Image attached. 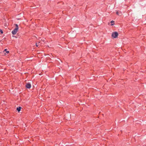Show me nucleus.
<instances>
[{
  "label": "nucleus",
  "mask_w": 146,
  "mask_h": 146,
  "mask_svg": "<svg viewBox=\"0 0 146 146\" xmlns=\"http://www.w3.org/2000/svg\"><path fill=\"white\" fill-rule=\"evenodd\" d=\"M15 27V29L12 31V33L13 35H15L16 34V33L18 31L19 27L18 25L17 24H14Z\"/></svg>",
  "instance_id": "f257e3e1"
},
{
  "label": "nucleus",
  "mask_w": 146,
  "mask_h": 146,
  "mask_svg": "<svg viewBox=\"0 0 146 146\" xmlns=\"http://www.w3.org/2000/svg\"><path fill=\"white\" fill-rule=\"evenodd\" d=\"M118 35V33L116 32H114L112 33V36L115 38H116Z\"/></svg>",
  "instance_id": "f03ea898"
},
{
  "label": "nucleus",
  "mask_w": 146,
  "mask_h": 146,
  "mask_svg": "<svg viewBox=\"0 0 146 146\" xmlns=\"http://www.w3.org/2000/svg\"><path fill=\"white\" fill-rule=\"evenodd\" d=\"M27 88L29 89L31 88V85L30 83H28L26 84L25 86Z\"/></svg>",
  "instance_id": "7ed1b4c3"
},
{
  "label": "nucleus",
  "mask_w": 146,
  "mask_h": 146,
  "mask_svg": "<svg viewBox=\"0 0 146 146\" xmlns=\"http://www.w3.org/2000/svg\"><path fill=\"white\" fill-rule=\"evenodd\" d=\"M21 108V107H17V110L19 112Z\"/></svg>",
  "instance_id": "20e7f679"
},
{
  "label": "nucleus",
  "mask_w": 146,
  "mask_h": 146,
  "mask_svg": "<svg viewBox=\"0 0 146 146\" xmlns=\"http://www.w3.org/2000/svg\"><path fill=\"white\" fill-rule=\"evenodd\" d=\"M40 43L39 42L38 43H36V47H38L39 45V44Z\"/></svg>",
  "instance_id": "39448f33"
},
{
  "label": "nucleus",
  "mask_w": 146,
  "mask_h": 146,
  "mask_svg": "<svg viewBox=\"0 0 146 146\" xmlns=\"http://www.w3.org/2000/svg\"><path fill=\"white\" fill-rule=\"evenodd\" d=\"M114 22V21H111V25L112 26L113 25V24H112Z\"/></svg>",
  "instance_id": "423d86ee"
},
{
  "label": "nucleus",
  "mask_w": 146,
  "mask_h": 146,
  "mask_svg": "<svg viewBox=\"0 0 146 146\" xmlns=\"http://www.w3.org/2000/svg\"><path fill=\"white\" fill-rule=\"evenodd\" d=\"M116 14L117 15H120V14L118 12H117V13H116Z\"/></svg>",
  "instance_id": "0eeeda50"
},
{
  "label": "nucleus",
  "mask_w": 146,
  "mask_h": 146,
  "mask_svg": "<svg viewBox=\"0 0 146 146\" xmlns=\"http://www.w3.org/2000/svg\"><path fill=\"white\" fill-rule=\"evenodd\" d=\"M0 32L1 34H3V32L2 31V30L0 29Z\"/></svg>",
  "instance_id": "6e6552de"
},
{
  "label": "nucleus",
  "mask_w": 146,
  "mask_h": 146,
  "mask_svg": "<svg viewBox=\"0 0 146 146\" xmlns=\"http://www.w3.org/2000/svg\"><path fill=\"white\" fill-rule=\"evenodd\" d=\"M7 53H9V51H6V52Z\"/></svg>",
  "instance_id": "1a4fd4ad"
},
{
  "label": "nucleus",
  "mask_w": 146,
  "mask_h": 146,
  "mask_svg": "<svg viewBox=\"0 0 146 146\" xmlns=\"http://www.w3.org/2000/svg\"><path fill=\"white\" fill-rule=\"evenodd\" d=\"M7 50V49H5L4 50H5V51H6Z\"/></svg>",
  "instance_id": "9d476101"
}]
</instances>
